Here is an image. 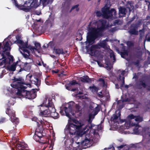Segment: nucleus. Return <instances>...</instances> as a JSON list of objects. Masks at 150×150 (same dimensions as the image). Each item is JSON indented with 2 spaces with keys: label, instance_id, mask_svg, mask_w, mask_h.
Listing matches in <instances>:
<instances>
[{
  "label": "nucleus",
  "instance_id": "obj_52",
  "mask_svg": "<svg viewBox=\"0 0 150 150\" xmlns=\"http://www.w3.org/2000/svg\"><path fill=\"white\" fill-rule=\"evenodd\" d=\"M53 73H57L58 72V71H55L54 70H52V71Z\"/></svg>",
  "mask_w": 150,
  "mask_h": 150
},
{
  "label": "nucleus",
  "instance_id": "obj_13",
  "mask_svg": "<svg viewBox=\"0 0 150 150\" xmlns=\"http://www.w3.org/2000/svg\"><path fill=\"white\" fill-rule=\"evenodd\" d=\"M127 73L126 71L124 70L121 72V75L119 76L117 79L118 83L117 84H115L116 88H118L119 87V85H120V87L121 88L123 86L124 84V75Z\"/></svg>",
  "mask_w": 150,
  "mask_h": 150
},
{
  "label": "nucleus",
  "instance_id": "obj_29",
  "mask_svg": "<svg viewBox=\"0 0 150 150\" xmlns=\"http://www.w3.org/2000/svg\"><path fill=\"white\" fill-rule=\"evenodd\" d=\"M33 138L36 141H38L39 142L43 143V144H45V143H47V142H42V140H41L40 138L39 137H36V138L35 137V135L33 136Z\"/></svg>",
  "mask_w": 150,
  "mask_h": 150
},
{
  "label": "nucleus",
  "instance_id": "obj_26",
  "mask_svg": "<svg viewBox=\"0 0 150 150\" xmlns=\"http://www.w3.org/2000/svg\"><path fill=\"white\" fill-rule=\"evenodd\" d=\"M32 120L33 121H36L37 125H38V124L39 123V121L40 122L41 124L42 125L45 124L44 122L42 121V120H40V121L36 117H34L32 119Z\"/></svg>",
  "mask_w": 150,
  "mask_h": 150
},
{
  "label": "nucleus",
  "instance_id": "obj_45",
  "mask_svg": "<svg viewBox=\"0 0 150 150\" xmlns=\"http://www.w3.org/2000/svg\"><path fill=\"white\" fill-rule=\"evenodd\" d=\"M5 120L4 118H2L0 119V123H3L4 122Z\"/></svg>",
  "mask_w": 150,
  "mask_h": 150
},
{
  "label": "nucleus",
  "instance_id": "obj_3",
  "mask_svg": "<svg viewBox=\"0 0 150 150\" xmlns=\"http://www.w3.org/2000/svg\"><path fill=\"white\" fill-rule=\"evenodd\" d=\"M106 24L105 21L103 20L91 22L88 25L87 42L90 44L93 43L95 40L101 35V31L107 28L108 26Z\"/></svg>",
  "mask_w": 150,
  "mask_h": 150
},
{
  "label": "nucleus",
  "instance_id": "obj_1",
  "mask_svg": "<svg viewBox=\"0 0 150 150\" xmlns=\"http://www.w3.org/2000/svg\"><path fill=\"white\" fill-rule=\"evenodd\" d=\"M74 103L71 102L66 103L62 105L60 107V113L62 115H66L68 117L69 120L68 123L65 129V133L69 132L70 136L71 137V139H69L68 137L66 136L64 138L65 144H67L70 142L71 143L73 142V137L76 136L81 137L85 133L88 132L90 129L93 131L95 129L97 128L99 126L94 125L92 126L91 123L99 111L100 108L99 105L94 103H91L89 107V119L88 125H85L84 122L81 121H77L76 120H72L71 118V115H74V112L72 110V107Z\"/></svg>",
  "mask_w": 150,
  "mask_h": 150
},
{
  "label": "nucleus",
  "instance_id": "obj_25",
  "mask_svg": "<svg viewBox=\"0 0 150 150\" xmlns=\"http://www.w3.org/2000/svg\"><path fill=\"white\" fill-rule=\"evenodd\" d=\"M77 84V83L76 82V81L73 80L72 81L69 83L68 86H66V88L67 90H69L70 89L69 88V86L70 87L71 86Z\"/></svg>",
  "mask_w": 150,
  "mask_h": 150
},
{
  "label": "nucleus",
  "instance_id": "obj_9",
  "mask_svg": "<svg viewBox=\"0 0 150 150\" xmlns=\"http://www.w3.org/2000/svg\"><path fill=\"white\" fill-rule=\"evenodd\" d=\"M27 85H29V86L27 85L26 88L23 87L18 88V91L17 93V96L20 98H25L28 99H33L36 97V93L33 91H28L25 90V88L28 87H30V83L25 84Z\"/></svg>",
  "mask_w": 150,
  "mask_h": 150
},
{
  "label": "nucleus",
  "instance_id": "obj_22",
  "mask_svg": "<svg viewBox=\"0 0 150 150\" xmlns=\"http://www.w3.org/2000/svg\"><path fill=\"white\" fill-rule=\"evenodd\" d=\"M142 128L141 127H139L137 125H136L135 128L134 129V133L136 134L141 133Z\"/></svg>",
  "mask_w": 150,
  "mask_h": 150
},
{
  "label": "nucleus",
  "instance_id": "obj_63",
  "mask_svg": "<svg viewBox=\"0 0 150 150\" xmlns=\"http://www.w3.org/2000/svg\"><path fill=\"white\" fill-rule=\"evenodd\" d=\"M14 138H13V140H14Z\"/></svg>",
  "mask_w": 150,
  "mask_h": 150
},
{
  "label": "nucleus",
  "instance_id": "obj_39",
  "mask_svg": "<svg viewBox=\"0 0 150 150\" xmlns=\"http://www.w3.org/2000/svg\"><path fill=\"white\" fill-rule=\"evenodd\" d=\"M32 77V76L30 74H28L27 75L26 78L28 80H30V81H32L31 80V78Z\"/></svg>",
  "mask_w": 150,
  "mask_h": 150
},
{
  "label": "nucleus",
  "instance_id": "obj_15",
  "mask_svg": "<svg viewBox=\"0 0 150 150\" xmlns=\"http://www.w3.org/2000/svg\"><path fill=\"white\" fill-rule=\"evenodd\" d=\"M135 119V121L137 122H139L142 120V118L139 116H134L133 114H130L127 117L128 120Z\"/></svg>",
  "mask_w": 150,
  "mask_h": 150
},
{
  "label": "nucleus",
  "instance_id": "obj_44",
  "mask_svg": "<svg viewBox=\"0 0 150 150\" xmlns=\"http://www.w3.org/2000/svg\"><path fill=\"white\" fill-rule=\"evenodd\" d=\"M77 5L75 6H74L72 8V9H74L76 8V11H78V9L77 8Z\"/></svg>",
  "mask_w": 150,
  "mask_h": 150
},
{
  "label": "nucleus",
  "instance_id": "obj_36",
  "mask_svg": "<svg viewBox=\"0 0 150 150\" xmlns=\"http://www.w3.org/2000/svg\"><path fill=\"white\" fill-rule=\"evenodd\" d=\"M106 65L107 66V69L108 70H110L112 67V66L111 65H110L109 62H107Z\"/></svg>",
  "mask_w": 150,
  "mask_h": 150
},
{
  "label": "nucleus",
  "instance_id": "obj_64",
  "mask_svg": "<svg viewBox=\"0 0 150 150\" xmlns=\"http://www.w3.org/2000/svg\"><path fill=\"white\" fill-rule=\"evenodd\" d=\"M149 54H150V53H149Z\"/></svg>",
  "mask_w": 150,
  "mask_h": 150
},
{
  "label": "nucleus",
  "instance_id": "obj_32",
  "mask_svg": "<svg viewBox=\"0 0 150 150\" xmlns=\"http://www.w3.org/2000/svg\"><path fill=\"white\" fill-rule=\"evenodd\" d=\"M90 89L93 92H96L98 91V89L97 88L94 86L90 87Z\"/></svg>",
  "mask_w": 150,
  "mask_h": 150
},
{
  "label": "nucleus",
  "instance_id": "obj_47",
  "mask_svg": "<svg viewBox=\"0 0 150 150\" xmlns=\"http://www.w3.org/2000/svg\"><path fill=\"white\" fill-rule=\"evenodd\" d=\"M40 1H41L43 4L47 0H40Z\"/></svg>",
  "mask_w": 150,
  "mask_h": 150
},
{
  "label": "nucleus",
  "instance_id": "obj_40",
  "mask_svg": "<svg viewBox=\"0 0 150 150\" xmlns=\"http://www.w3.org/2000/svg\"><path fill=\"white\" fill-rule=\"evenodd\" d=\"M97 62L98 65L99 66V67H102L103 66V64L101 62V61H97Z\"/></svg>",
  "mask_w": 150,
  "mask_h": 150
},
{
  "label": "nucleus",
  "instance_id": "obj_53",
  "mask_svg": "<svg viewBox=\"0 0 150 150\" xmlns=\"http://www.w3.org/2000/svg\"><path fill=\"white\" fill-rule=\"evenodd\" d=\"M76 90V89H72V90H72V91H75V90Z\"/></svg>",
  "mask_w": 150,
  "mask_h": 150
},
{
  "label": "nucleus",
  "instance_id": "obj_16",
  "mask_svg": "<svg viewBox=\"0 0 150 150\" xmlns=\"http://www.w3.org/2000/svg\"><path fill=\"white\" fill-rule=\"evenodd\" d=\"M17 150H29L27 148V145L24 142H19L17 144Z\"/></svg>",
  "mask_w": 150,
  "mask_h": 150
},
{
  "label": "nucleus",
  "instance_id": "obj_43",
  "mask_svg": "<svg viewBox=\"0 0 150 150\" xmlns=\"http://www.w3.org/2000/svg\"><path fill=\"white\" fill-rule=\"evenodd\" d=\"M78 33L79 34V36L81 37L83 34L81 30H79L78 32Z\"/></svg>",
  "mask_w": 150,
  "mask_h": 150
},
{
  "label": "nucleus",
  "instance_id": "obj_56",
  "mask_svg": "<svg viewBox=\"0 0 150 150\" xmlns=\"http://www.w3.org/2000/svg\"><path fill=\"white\" fill-rule=\"evenodd\" d=\"M52 42H50L49 43V45H49Z\"/></svg>",
  "mask_w": 150,
  "mask_h": 150
},
{
  "label": "nucleus",
  "instance_id": "obj_37",
  "mask_svg": "<svg viewBox=\"0 0 150 150\" xmlns=\"http://www.w3.org/2000/svg\"><path fill=\"white\" fill-rule=\"evenodd\" d=\"M34 81L35 82L36 85H39L40 83V82L37 78H35V80Z\"/></svg>",
  "mask_w": 150,
  "mask_h": 150
},
{
  "label": "nucleus",
  "instance_id": "obj_30",
  "mask_svg": "<svg viewBox=\"0 0 150 150\" xmlns=\"http://www.w3.org/2000/svg\"><path fill=\"white\" fill-rule=\"evenodd\" d=\"M116 113L117 114V113H118L117 115H113V119H117L119 117H120L121 115L120 111L119 110H117L116 112Z\"/></svg>",
  "mask_w": 150,
  "mask_h": 150
},
{
  "label": "nucleus",
  "instance_id": "obj_61",
  "mask_svg": "<svg viewBox=\"0 0 150 150\" xmlns=\"http://www.w3.org/2000/svg\"><path fill=\"white\" fill-rule=\"evenodd\" d=\"M141 31H142V32H143V30H142Z\"/></svg>",
  "mask_w": 150,
  "mask_h": 150
},
{
  "label": "nucleus",
  "instance_id": "obj_41",
  "mask_svg": "<svg viewBox=\"0 0 150 150\" xmlns=\"http://www.w3.org/2000/svg\"><path fill=\"white\" fill-rule=\"evenodd\" d=\"M127 44L129 46H130L133 45V43L131 42L128 41L127 42Z\"/></svg>",
  "mask_w": 150,
  "mask_h": 150
},
{
  "label": "nucleus",
  "instance_id": "obj_60",
  "mask_svg": "<svg viewBox=\"0 0 150 150\" xmlns=\"http://www.w3.org/2000/svg\"><path fill=\"white\" fill-rule=\"evenodd\" d=\"M145 41L144 42V45L145 44Z\"/></svg>",
  "mask_w": 150,
  "mask_h": 150
},
{
  "label": "nucleus",
  "instance_id": "obj_8",
  "mask_svg": "<svg viewBox=\"0 0 150 150\" xmlns=\"http://www.w3.org/2000/svg\"><path fill=\"white\" fill-rule=\"evenodd\" d=\"M110 6L109 3L107 4L102 8V14L100 11H97L96 12L97 16H100L102 15L104 18L108 19L116 18V11L114 9H112L110 11H109Z\"/></svg>",
  "mask_w": 150,
  "mask_h": 150
},
{
  "label": "nucleus",
  "instance_id": "obj_50",
  "mask_svg": "<svg viewBox=\"0 0 150 150\" xmlns=\"http://www.w3.org/2000/svg\"><path fill=\"white\" fill-rule=\"evenodd\" d=\"M4 75V74H3L2 73H1L0 75V78H2L3 77Z\"/></svg>",
  "mask_w": 150,
  "mask_h": 150
},
{
  "label": "nucleus",
  "instance_id": "obj_54",
  "mask_svg": "<svg viewBox=\"0 0 150 150\" xmlns=\"http://www.w3.org/2000/svg\"><path fill=\"white\" fill-rule=\"evenodd\" d=\"M122 147H123V146H120L119 147L120 148H122Z\"/></svg>",
  "mask_w": 150,
  "mask_h": 150
},
{
  "label": "nucleus",
  "instance_id": "obj_42",
  "mask_svg": "<svg viewBox=\"0 0 150 150\" xmlns=\"http://www.w3.org/2000/svg\"><path fill=\"white\" fill-rule=\"evenodd\" d=\"M9 103L10 104V105H13L14 103V101L12 99H11L9 101Z\"/></svg>",
  "mask_w": 150,
  "mask_h": 150
},
{
  "label": "nucleus",
  "instance_id": "obj_58",
  "mask_svg": "<svg viewBox=\"0 0 150 150\" xmlns=\"http://www.w3.org/2000/svg\"><path fill=\"white\" fill-rule=\"evenodd\" d=\"M54 56H53V55H52V57H53V58H54Z\"/></svg>",
  "mask_w": 150,
  "mask_h": 150
},
{
  "label": "nucleus",
  "instance_id": "obj_20",
  "mask_svg": "<svg viewBox=\"0 0 150 150\" xmlns=\"http://www.w3.org/2000/svg\"><path fill=\"white\" fill-rule=\"evenodd\" d=\"M53 53L56 55H59L60 54H64L63 50L60 48H55L53 50Z\"/></svg>",
  "mask_w": 150,
  "mask_h": 150
},
{
  "label": "nucleus",
  "instance_id": "obj_59",
  "mask_svg": "<svg viewBox=\"0 0 150 150\" xmlns=\"http://www.w3.org/2000/svg\"><path fill=\"white\" fill-rule=\"evenodd\" d=\"M149 6H150V4H149Z\"/></svg>",
  "mask_w": 150,
  "mask_h": 150
},
{
  "label": "nucleus",
  "instance_id": "obj_21",
  "mask_svg": "<svg viewBox=\"0 0 150 150\" xmlns=\"http://www.w3.org/2000/svg\"><path fill=\"white\" fill-rule=\"evenodd\" d=\"M131 125L135 126V125H131L130 124V120H128L125 122V123L124 125H122V128L124 129H127Z\"/></svg>",
  "mask_w": 150,
  "mask_h": 150
},
{
  "label": "nucleus",
  "instance_id": "obj_57",
  "mask_svg": "<svg viewBox=\"0 0 150 150\" xmlns=\"http://www.w3.org/2000/svg\"><path fill=\"white\" fill-rule=\"evenodd\" d=\"M40 21V20H39L37 21Z\"/></svg>",
  "mask_w": 150,
  "mask_h": 150
},
{
  "label": "nucleus",
  "instance_id": "obj_11",
  "mask_svg": "<svg viewBox=\"0 0 150 150\" xmlns=\"http://www.w3.org/2000/svg\"><path fill=\"white\" fill-rule=\"evenodd\" d=\"M12 44L10 41L4 40L2 43H0V61L10 54V46Z\"/></svg>",
  "mask_w": 150,
  "mask_h": 150
},
{
  "label": "nucleus",
  "instance_id": "obj_31",
  "mask_svg": "<svg viewBox=\"0 0 150 150\" xmlns=\"http://www.w3.org/2000/svg\"><path fill=\"white\" fill-rule=\"evenodd\" d=\"M127 6L128 8H127L128 9L129 11H131L134 8V6H133V5L130 3H129L128 4Z\"/></svg>",
  "mask_w": 150,
  "mask_h": 150
},
{
  "label": "nucleus",
  "instance_id": "obj_18",
  "mask_svg": "<svg viewBox=\"0 0 150 150\" xmlns=\"http://www.w3.org/2000/svg\"><path fill=\"white\" fill-rule=\"evenodd\" d=\"M127 10L125 8L120 7L119 8V13L120 17H123L126 14Z\"/></svg>",
  "mask_w": 150,
  "mask_h": 150
},
{
  "label": "nucleus",
  "instance_id": "obj_49",
  "mask_svg": "<svg viewBox=\"0 0 150 150\" xmlns=\"http://www.w3.org/2000/svg\"><path fill=\"white\" fill-rule=\"evenodd\" d=\"M6 70L5 69H4L2 71V73L5 74H6Z\"/></svg>",
  "mask_w": 150,
  "mask_h": 150
},
{
  "label": "nucleus",
  "instance_id": "obj_14",
  "mask_svg": "<svg viewBox=\"0 0 150 150\" xmlns=\"http://www.w3.org/2000/svg\"><path fill=\"white\" fill-rule=\"evenodd\" d=\"M6 112V113L8 114L9 116L11 117V120L12 122H14L16 124L18 123V118L15 117V112L14 111L10 109H7Z\"/></svg>",
  "mask_w": 150,
  "mask_h": 150
},
{
  "label": "nucleus",
  "instance_id": "obj_23",
  "mask_svg": "<svg viewBox=\"0 0 150 150\" xmlns=\"http://www.w3.org/2000/svg\"><path fill=\"white\" fill-rule=\"evenodd\" d=\"M77 93H78L76 95V96L77 97H78L80 99H86L87 98V97L86 95H83V93L82 92L80 91L77 92Z\"/></svg>",
  "mask_w": 150,
  "mask_h": 150
},
{
  "label": "nucleus",
  "instance_id": "obj_33",
  "mask_svg": "<svg viewBox=\"0 0 150 150\" xmlns=\"http://www.w3.org/2000/svg\"><path fill=\"white\" fill-rule=\"evenodd\" d=\"M98 81L100 82L101 84V86L103 87H105V83L104 80L102 79H99Z\"/></svg>",
  "mask_w": 150,
  "mask_h": 150
},
{
  "label": "nucleus",
  "instance_id": "obj_17",
  "mask_svg": "<svg viewBox=\"0 0 150 150\" xmlns=\"http://www.w3.org/2000/svg\"><path fill=\"white\" fill-rule=\"evenodd\" d=\"M50 109H51V115L50 117H52L54 119H56L58 118L59 115L58 113L56 112V110L54 108L53 105L52 108H50Z\"/></svg>",
  "mask_w": 150,
  "mask_h": 150
},
{
  "label": "nucleus",
  "instance_id": "obj_27",
  "mask_svg": "<svg viewBox=\"0 0 150 150\" xmlns=\"http://www.w3.org/2000/svg\"><path fill=\"white\" fill-rule=\"evenodd\" d=\"M84 106L81 105V102H80L78 103V105L76 106V109L77 111H80L82 108L84 107Z\"/></svg>",
  "mask_w": 150,
  "mask_h": 150
},
{
  "label": "nucleus",
  "instance_id": "obj_6",
  "mask_svg": "<svg viewBox=\"0 0 150 150\" xmlns=\"http://www.w3.org/2000/svg\"><path fill=\"white\" fill-rule=\"evenodd\" d=\"M101 47L107 50L108 52L110 54V58L114 60V62L115 61V56L113 52L109 48V46L107 45L105 40L100 42L98 45H92L88 51L89 54L91 56L97 55V51L96 49Z\"/></svg>",
  "mask_w": 150,
  "mask_h": 150
},
{
  "label": "nucleus",
  "instance_id": "obj_4",
  "mask_svg": "<svg viewBox=\"0 0 150 150\" xmlns=\"http://www.w3.org/2000/svg\"><path fill=\"white\" fill-rule=\"evenodd\" d=\"M13 61V56L9 54L0 61V66L4 65V67L7 70L12 71H15L16 68L18 67L20 68V69H17L18 71L21 72L23 70L19 66L21 63L20 61H17L12 64Z\"/></svg>",
  "mask_w": 150,
  "mask_h": 150
},
{
  "label": "nucleus",
  "instance_id": "obj_35",
  "mask_svg": "<svg viewBox=\"0 0 150 150\" xmlns=\"http://www.w3.org/2000/svg\"><path fill=\"white\" fill-rule=\"evenodd\" d=\"M128 52L127 51H125L122 53L121 54V57L123 58H125V56H123V55L126 56L127 55Z\"/></svg>",
  "mask_w": 150,
  "mask_h": 150
},
{
  "label": "nucleus",
  "instance_id": "obj_28",
  "mask_svg": "<svg viewBox=\"0 0 150 150\" xmlns=\"http://www.w3.org/2000/svg\"><path fill=\"white\" fill-rule=\"evenodd\" d=\"M81 80L83 82H87L88 81V77L87 76H83L80 78Z\"/></svg>",
  "mask_w": 150,
  "mask_h": 150
},
{
  "label": "nucleus",
  "instance_id": "obj_34",
  "mask_svg": "<svg viewBox=\"0 0 150 150\" xmlns=\"http://www.w3.org/2000/svg\"><path fill=\"white\" fill-rule=\"evenodd\" d=\"M149 131V129L147 128L146 130L145 129H143V131H142V133H143V134H146L147 133V134H148L149 136H150V132H148Z\"/></svg>",
  "mask_w": 150,
  "mask_h": 150
},
{
  "label": "nucleus",
  "instance_id": "obj_24",
  "mask_svg": "<svg viewBox=\"0 0 150 150\" xmlns=\"http://www.w3.org/2000/svg\"><path fill=\"white\" fill-rule=\"evenodd\" d=\"M132 29L129 30V32L130 33L134 34L137 35L138 34V31L137 30V27H135L134 28H132L133 26H132Z\"/></svg>",
  "mask_w": 150,
  "mask_h": 150
},
{
  "label": "nucleus",
  "instance_id": "obj_48",
  "mask_svg": "<svg viewBox=\"0 0 150 150\" xmlns=\"http://www.w3.org/2000/svg\"><path fill=\"white\" fill-rule=\"evenodd\" d=\"M48 45L47 44H45L43 46V47L45 48H47L48 47Z\"/></svg>",
  "mask_w": 150,
  "mask_h": 150
},
{
  "label": "nucleus",
  "instance_id": "obj_7",
  "mask_svg": "<svg viewBox=\"0 0 150 150\" xmlns=\"http://www.w3.org/2000/svg\"><path fill=\"white\" fill-rule=\"evenodd\" d=\"M53 104L50 100L46 99L44 100L42 104L38 106L40 107L39 115L44 117H49L51 115V109Z\"/></svg>",
  "mask_w": 150,
  "mask_h": 150
},
{
  "label": "nucleus",
  "instance_id": "obj_46",
  "mask_svg": "<svg viewBox=\"0 0 150 150\" xmlns=\"http://www.w3.org/2000/svg\"><path fill=\"white\" fill-rule=\"evenodd\" d=\"M41 63H42L39 61H38L37 62V64L39 66H41Z\"/></svg>",
  "mask_w": 150,
  "mask_h": 150
},
{
  "label": "nucleus",
  "instance_id": "obj_12",
  "mask_svg": "<svg viewBox=\"0 0 150 150\" xmlns=\"http://www.w3.org/2000/svg\"><path fill=\"white\" fill-rule=\"evenodd\" d=\"M27 85L29 86V85L23 84L21 82V81L15 79L13 83L11 84V87L7 88V90L11 93H13L16 91L15 89H16L18 91V88L23 87L26 88Z\"/></svg>",
  "mask_w": 150,
  "mask_h": 150
},
{
  "label": "nucleus",
  "instance_id": "obj_38",
  "mask_svg": "<svg viewBox=\"0 0 150 150\" xmlns=\"http://www.w3.org/2000/svg\"><path fill=\"white\" fill-rule=\"evenodd\" d=\"M93 134L94 135L95 137H96L97 138H98V137H99V135L96 130H95Z\"/></svg>",
  "mask_w": 150,
  "mask_h": 150
},
{
  "label": "nucleus",
  "instance_id": "obj_2",
  "mask_svg": "<svg viewBox=\"0 0 150 150\" xmlns=\"http://www.w3.org/2000/svg\"><path fill=\"white\" fill-rule=\"evenodd\" d=\"M16 40L14 42L15 43L19 44V51L24 57L27 58V62L24 64V68L26 70L30 69V64L32 63L33 61L30 55L28 50L29 49L33 53L35 54V52L39 53L40 51V44L38 42L34 43L35 47L31 45H28L27 42H24L21 40L20 37L18 35L16 36Z\"/></svg>",
  "mask_w": 150,
  "mask_h": 150
},
{
  "label": "nucleus",
  "instance_id": "obj_51",
  "mask_svg": "<svg viewBox=\"0 0 150 150\" xmlns=\"http://www.w3.org/2000/svg\"><path fill=\"white\" fill-rule=\"evenodd\" d=\"M142 86L144 87H146V85L144 83H142Z\"/></svg>",
  "mask_w": 150,
  "mask_h": 150
},
{
  "label": "nucleus",
  "instance_id": "obj_19",
  "mask_svg": "<svg viewBox=\"0 0 150 150\" xmlns=\"http://www.w3.org/2000/svg\"><path fill=\"white\" fill-rule=\"evenodd\" d=\"M43 131L42 129L40 130L39 128H37L36 129L35 134V137H39L41 139L42 138V137L43 136L42 134Z\"/></svg>",
  "mask_w": 150,
  "mask_h": 150
},
{
  "label": "nucleus",
  "instance_id": "obj_5",
  "mask_svg": "<svg viewBox=\"0 0 150 150\" xmlns=\"http://www.w3.org/2000/svg\"><path fill=\"white\" fill-rule=\"evenodd\" d=\"M93 143L92 135L87 134L86 135L85 139L80 143L79 142L73 143L71 146L73 150H80L90 147Z\"/></svg>",
  "mask_w": 150,
  "mask_h": 150
},
{
  "label": "nucleus",
  "instance_id": "obj_10",
  "mask_svg": "<svg viewBox=\"0 0 150 150\" xmlns=\"http://www.w3.org/2000/svg\"><path fill=\"white\" fill-rule=\"evenodd\" d=\"M15 6L19 9L27 11L31 8L38 7L39 5L38 0H30L29 2H26L23 5H18L16 0H11Z\"/></svg>",
  "mask_w": 150,
  "mask_h": 150
},
{
  "label": "nucleus",
  "instance_id": "obj_62",
  "mask_svg": "<svg viewBox=\"0 0 150 150\" xmlns=\"http://www.w3.org/2000/svg\"><path fill=\"white\" fill-rule=\"evenodd\" d=\"M88 1H90L91 0H88Z\"/></svg>",
  "mask_w": 150,
  "mask_h": 150
},
{
  "label": "nucleus",
  "instance_id": "obj_55",
  "mask_svg": "<svg viewBox=\"0 0 150 150\" xmlns=\"http://www.w3.org/2000/svg\"><path fill=\"white\" fill-rule=\"evenodd\" d=\"M125 120H122V122H125Z\"/></svg>",
  "mask_w": 150,
  "mask_h": 150
}]
</instances>
